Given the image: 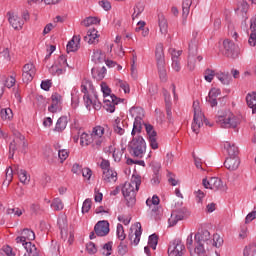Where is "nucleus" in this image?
Here are the masks:
<instances>
[{"mask_svg": "<svg viewBox=\"0 0 256 256\" xmlns=\"http://www.w3.org/2000/svg\"><path fill=\"white\" fill-rule=\"evenodd\" d=\"M131 117L134 118L133 129L131 132L132 140L128 144V151L132 157H137L138 159H143L147 151V143L143 136L137 135V133H141L143 129V117H145V113L143 108L141 107H132L129 110Z\"/></svg>", "mask_w": 256, "mask_h": 256, "instance_id": "obj_1", "label": "nucleus"}, {"mask_svg": "<svg viewBox=\"0 0 256 256\" xmlns=\"http://www.w3.org/2000/svg\"><path fill=\"white\" fill-rule=\"evenodd\" d=\"M141 187V177L133 176L131 182H125L121 191L123 197L126 199L127 206L133 207L137 202V191Z\"/></svg>", "mask_w": 256, "mask_h": 256, "instance_id": "obj_2", "label": "nucleus"}, {"mask_svg": "<svg viewBox=\"0 0 256 256\" xmlns=\"http://www.w3.org/2000/svg\"><path fill=\"white\" fill-rule=\"evenodd\" d=\"M216 123H218V125L223 129H235L237 125H239L240 121L235 114L226 110L217 117Z\"/></svg>", "mask_w": 256, "mask_h": 256, "instance_id": "obj_3", "label": "nucleus"}, {"mask_svg": "<svg viewBox=\"0 0 256 256\" xmlns=\"http://www.w3.org/2000/svg\"><path fill=\"white\" fill-rule=\"evenodd\" d=\"M155 59L157 63V69L159 78L161 81H167V69L165 68V52L163 50V43H158L155 49Z\"/></svg>", "mask_w": 256, "mask_h": 256, "instance_id": "obj_4", "label": "nucleus"}, {"mask_svg": "<svg viewBox=\"0 0 256 256\" xmlns=\"http://www.w3.org/2000/svg\"><path fill=\"white\" fill-rule=\"evenodd\" d=\"M193 109H194V118L192 122L191 129L193 133L196 135H199V131L201 127H203V121L207 125V121H205V115L201 111V108L199 107V102H194L193 103Z\"/></svg>", "mask_w": 256, "mask_h": 256, "instance_id": "obj_5", "label": "nucleus"}, {"mask_svg": "<svg viewBox=\"0 0 256 256\" xmlns=\"http://www.w3.org/2000/svg\"><path fill=\"white\" fill-rule=\"evenodd\" d=\"M197 35H199V33L196 31L192 33L193 39L189 44L188 67L190 71H193V69H195V57H197V51L199 46V40H197Z\"/></svg>", "mask_w": 256, "mask_h": 256, "instance_id": "obj_6", "label": "nucleus"}, {"mask_svg": "<svg viewBox=\"0 0 256 256\" xmlns=\"http://www.w3.org/2000/svg\"><path fill=\"white\" fill-rule=\"evenodd\" d=\"M81 93H84L83 100L86 105V109H91V105H93V99L89 95V91H94L93 82L84 79L81 83Z\"/></svg>", "mask_w": 256, "mask_h": 256, "instance_id": "obj_7", "label": "nucleus"}, {"mask_svg": "<svg viewBox=\"0 0 256 256\" xmlns=\"http://www.w3.org/2000/svg\"><path fill=\"white\" fill-rule=\"evenodd\" d=\"M223 47L225 57H229L230 59H237L239 53H241L239 46L235 45V43L229 39L223 41Z\"/></svg>", "mask_w": 256, "mask_h": 256, "instance_id": "obj_8", "label": "nucleus"}, {"mask_svg": "<svg viewBox=\"0 0 256 256\" xmlns=\"http://www.w3.org/2000/svg\"><path fill=\"white\" fill-rule=\"evenodd\" d=\"M185 254V244L181 239H175L170 242L168 256H183Z\"/></svg>", "mask_w": 256, "mask_h": 256, "instance_id": "obj_9", "label": "nucleus"}, {"mask_svg": "<svg viewBox=\"0 0 256 256\" xmlns=\"http://www.w3.org/2000/svg\"><path fill=\"white\" fill-rule=\"evenodd\" d=\"M22 145L23 147H26L27 145L25 144V136H23L21 133H16L15 138L13 139L12 142H10L9 145V159H13L15 156V151L19 149V146Z\"/></svg>", "mask_w": 256, "mask_h": 256, "instance_id": "obj_10", "label": "nucleus"}, {"mask_svg": "<svg viewBox=\"0 0 256 256\" xmlns=\"http://www.w3.org/2000/svg\"><path fill=\"white\" fill-rule=\"evenodd\" d=\"M195 241L196 243H202L206 245V249H209L213 243V240L211 239V233L206 229L201 230L195 234Z\"/></svg>", "mask_w": 256, "mask_h": 256, "instance_id": "obj_11", "label": "nucleus"}, {"mask_svg": "<svg viewBox=\"0 0 256 256\" xmlns=\"http://www.w3.org/2000/svg\"><path fill=\"white\" fill-rule=\"evenodd\" d=\"M27 241H35V232L29 228L23 229L21 236L16 237V243L21 244L22 247H25V243H31Z\"/></svg>", "mask_w": 256, "mask_h": 256, "instance_id": "obj_12", "label": "nucleus"}, {"mask_svg": "<svg viewBox=\"0 0 256 256\" xmlns=\"http://www.w3.org/2000/svg\"><path fill=\"white\" fill-rule=\"evenodd\" d=\"M37 70L35 69V65L33 63L25 64L22 70V80L24 83H29L33 81V77H35V73Z\"/></svg>", "mask_w": 256, "mask_h": 256, "instance_id": "obj_13", "label": "nucleus"}, {"mask_svg": "<svg viewBox=\"0 0 256 256\" xmlns=\"http://www.w3.org/2000/svg\"><path fill=\"white\" fill-rule=\"evenodd\" d=\"M103 135H105V128L102 126H96L92 129L91 136L97 149H99L103 143Z\"/></svg>", "mask_w": 256, "mask_h": 256, "instance_id": "obj_14", "label": "nucleus"}, {"mask_svg": "<svg viewBox=\"0 0 256 256\" xmlns=\"http://www.w3.org/2000/svg\"><path fill=\"white\" fill-rule=\"evenodd\" d=\"M94 233L98 237H106V235H109V222L107 220L99 221L94 226Z\"/></svg>", "mask_w": 256, "mask_h": 256, "instance_id": "obj_15", "label": "nucleus"}, {"mask_svg": "<svg viewBox=\"0 0 256 256\" xmlns=\"http://www.w3.org/2000/svg\"><path fill=\"white\" fill-rule=\"evenodd\" d=\"M104 103L108 113H115V105H119V98L110 93L109 96H104Z\"/></svg>", "mask_w": 256, "mask_h": 256, "instance_id": "obj_16", "label": "nucleus"}, {"mask_svg": "<svg viewBox=\"0 0 256 256\" xmlns=\"http://www.w3.org/2000/svg\"><path fill=\"white\" fill-rule=\"evenodd\" d=\"M183 219H185V208L173 210L171 217L168 219L169 226L175 227V224L179 221H183Z\"/></svg>", "mask_w": 256, "mask_h": 256, "instance_id": "obj_17", "label": "nucleus"}, {"mask_svg": "<svg viewBox=\"0 0 256 256\" xmlns=\"http://www.w3.org/2000/svg\"><path fill=\"white\" fill-rule=\"evenodd\" d=\"M7 16L8 21L13 29H23V25L25 24V22L23 21V19H21V17H18L17 14L13 12H8Z\"/></svg>", "mask_w": 256, "mask_h": 256, "instance_id": "obj_18", "label": "nucleus"}, {"mask_svg": "<svg viewBox=\"0 0 256 256\" xmlns=\"http://www.w3.org/2000/svg\"><path fill=\"white\" fill-rule=\"evenodd\" d=\"M61 99L59 93H53L51 96L52 104L48 107V111L50 113H57V111H61Z\"/></svg>", "mask_w": 256, "mask_h": 256, "instance_id": "obj_19", "label": "nucleus"}, {"mask_svg": "<svg viewBox=\"0 0 256 256\" xmlns=\"http://www.w3.org/2000/svg\"><path fill=\"white\" fill-rule=\"evenodd\" d=\"M239 165H241V160L238 156H229L224 162V167L229 171H236L239 169Z\"/></svg>", "mask_w": 256, "mask_h": 256, "instance_id": "obj_20", "label": "nucleus"}, {"mask_svg": "<svg viewBox=\"0 0 256 256\" xmlns=\"http://www.w3.org/2000/svg\"><path fill=\"white\" fill-rule=\"evenodd\" d=\"M169 52L172 57V69H174V71H177V72L181 71V62L179 61V57H181V54L183 53V51L170 49Z\"/></svg>", "mask_w": 256, "mask_h": 256, "instance_id": "obj_21", "label": "nucleus"}, {"mask_svg": "<svg viewBox=\"0 0 256 256\" xmlns=\"http://www.w3.org/2000/svg\"><path fill=\"white\" fill-rule=\"evenodd\" d=\"M113 127L114 133H116L117 135H125V130L128 127L127 121L117 118L113 124Z\"/></svg>", "mask_w": 256, "mask_h": 256, "instance_id": "obj_22", "label": "nucleus"}, {"mask_svg": "<svg viewBox=\"0 0 256 256\" xmlns=\"http://www.w3.org/2000/svg\"><path fill=\"white\" fill-rule=\"evenodd\" d=\"M80 43L81 36H73L66 46L67 53H74V51H78Z\"/></svg>", "mask_w": 256, "mask_h": 256, "instance_id": "obj_23", "label": "nucleus"}, {"mask_svg": "<svg viewBox=\"0 0 256 256\" xmlns=\"http://www.w3.org/2000/svg\"><path fill=\"white\" fill-rule=\"evenodd\" d=\"M247 11H249V4L245 0H239L237 4V8L235 9V12L237 15H241V17H244L247 19Z\"/></svg>", "mask_w": 256, "mask_h": 256, "instance_id": "obj_24", "label": "nucleus"}, {"mask_svg": "<svg viewBox=\"0 0 256 256\" xmlns=\"http://www.w3.org/2000/svg\"><path fill=\"white\" fill-rule=\"evenodd\" d=\"M136 230L133 233L129 234V239L134 245H139V241H141V235H142V230H141V223L137 222L136 223Z\"/></svg>", "mask_w": 256, "mask_h": 256, "instance_id": "obj_25", "label": "nucleus"}, {"mask_svg": "<svg viewBox=\"0 0 256 256\" xmlns=\"http://www.w3.org/2000/svg\"><path fill=\"white\" fill-rule=\"evenodd\" d=\"M91 73L93 79H96V81H103L105 75H107V68H105V66L101 68H92Z\"/></svg>", "mask_w": 256, "mask_h": 256, "instance_id": "obj_26", "label": "nucleus"}, {"mask_svg": "<svg viewBox=\"0 0 256 256\" xmlns=\"http://www.w3.org/2000/svg\"><path fill=\"white\" fill-rule=\"evenodd\" d=\"M191 5H193V0H183L182 1V17L183 25L187 23V17H189V11H191Z\"/></svg>", "mask_w": 256, "mask_h": 256, "instance_id": "obj_27", "label": "nucleus"}, {"mask_svg": "<svg viewBox=\"0 0 256 256\" xmlns=\"http://www.w3.org/2000/svg\"><path fill=\"white\" fill-rule=\"evenodd\" d=\"M158 25L160 28V33L162 35H167L169 24H167V18H165V15H163V13L158 14Z\"/></svg>", "mask_w": 256, "mask_h": 256, "instance_id": "obj_28", "label": "nucleus"}, {"mask_svg": "<svg viewBox=\"0 0 256 256\" xmlns=\"http://www.w3.org/2000/svg\"><path fill=\"white\" fill-rule=\"evenodd\" d=\"M102 179L106 183H115L117 181V172L112 169L103 171Z\"/></svg>", "mask_w": 256, "mask_h": 256, "instance_id": "obj_29", "label": "nucleus"}, {"mask_svg": "<svg viewBox=\"0 0 256 256\" xmlns=\"http://www.w3.org/2000/svg\"><path fill=\"white\" fill-rule=\"evenodd\" d=\"M224 149H226L229 157H238L239 154V148L235 146V144L231 142H224Z\"/></svg>", "mask_w": 256, "mask_h": 256, "instance_id": "obj_30", "label": "nucleus"}, {"mask_svg": "<svg viewBox=\"0 0 256 256\" xmlns=\"http://www.w3.org/2000/svg\"><path fill=\"white\" fill-rule=\"evenodd\" d=\"M210 189L212 191L223 190V181L217 177L210 178Z\"/></svg>", "mask_w": 256, "mask_h": 256, "instance_id": "obj_31", "label": "nucleus"}, {"mask_svg": "<svg viewBox=\"0 0 256 256\" xmlns=\"http://www.w3.org/2000/svg\"><path fill=\"white\" fill-rule=\"evenodd\" d=\"M216 78L222 83V85H229L233 79L229 72H218L216 73Z\"/></svg>", "mask_w": 256, "mask_h": 256, "instance_id": "obj_32", "label": "nucleus"}, {"mask_svg": "<svg viewBox=\"0 0 256 256\" xmlns=\"http://www.w3.org/2000/svg\"><path fill=\"white\" fill-rule=\"evenodd\" d=\"M93 145V147H96L94 145V140H93V137L91 136V134H87L85 132H83L81 135H80V145L82 147H85V145Z\"/></svg>", "mask_w": 256, "mask_h": 256, "instance_id": "obj_33", "label": "nucleus"}, {"mask_svg": "<svg viewBox=\"0 0 256 256\" xmlns=\"http://www.w3.org/2000/svg\"><path fill=\"white\" fill-rule=\"evenodd\" d=\"M246 102L248 107L252 109V113H256V92H252L251 94H247Z\"/></svg>", "mask_w": 256, "mask_h": 256, "instance_id": "obj_34", "label": "nucleus"}, {"mask_svg": "<svg viewBox=\"0 0 256 256\" xmlns=\"http://www.w3.org/2000/svg\"><path fill=\"white\" fill-rule=\"evenodd\" d=\"M24 249L26 250L24 256H39V250L33 243H25Z\"/></svg>", "mask_w": 256, "mask_h": 256, "instance_id": "obj_35", "label": "nucleus"}, {"mask_svg": "<svg viewBox=\"0 0 256 256\" xmlns=\"http://www.w3.org/2000/svg\"><path fill=\"white\" fill-rule=\"evenodd\" d=\"M98 37L99 36L97 35V30L90 29L87 32V36L84 37V41H86V43H89V45H93V43L97 41Z\"/></svg>", "mask_w": 256, "mask_h": 256, "instance_id": "obj_36", "label": "nucleus"}, {"mask_svg": "<svg viewBox=\"0 0 256 256\" xmlns=\"http://www.w3.org/2000/svg\"><path fill=\"white\" fill-rule=\"evenodd\" d=\"M0 117L3 121H11L13 119V110L11 108H0Z\"/></svg>", "mask_w": 256, "mask_h": 256, "instance_id": "obj_37", "label": "nucleus"}, {"mask_svg": "<svg viewBox=\"0 0 256 256\" xmlns=\"http://www.w3.org/2000/svg\"><path fill=\"white\" fill-rule=\"evenodd\" d=\"M144 11H145V5L141 2L136 3L135 6H134V12L132 14L133 21H135V19H139V16Z\"/></svg>", "mask_w": 256, "mask_h": 256, "instance_id": "obj_38", "label": "nucleus"}, {"mask_svg": "<svg viewBox=\"0 0 256 256\" xmlns=\"http://www.w3.org/2000/svg\"><path fill=\"white\" fill-rule=\"evenodd\" d=\"M67 127V117L62 116L57 120L55 131L61 132L64 131Z\"/></svg>", "mask_w": 256, "mask_h": 256, "instance_id": "obj_39", "label": "nucleus"}, {"mask_svg": "<svg viewBox=\"0 0 256 256\" xmlns=\"http://www.w3.org/2000/svg\"><path fill=\"white\" fill-rule=\"evenodd\" d=\"M94 63H103L105 61V54L101 50H97L92 55Z\"/></svg>", "mask_w": 256, "mask_h": 256, "instance_id": "obj_40", "label": "nucleus"}, {"mask_svg": "<svg viewBox=\"0 0 256 256\" xmlns=\"http://www.w3.org/2000/svg\"><path fill=\"white\" fill-rule=\"evenodd\" d=\"M100 22L101 20L99 18L90 16L82 21V25L84 27H91V25H97Z\"/></svg>", "mask_w": 256, "mask_h": 256, "instance_id": "obj_41", "label": "nucleus"}, {"mask_svg": "<svg viewBox=\"0 0 256 256\" xmlns=\"http://www.w3.org/2000/svg\"><path fill=\"white\" fill-rule=\"evenodd\" d=\"M256 253V243L249 244L244 248V256H255Z\"/></svg>", "mask_w": 256, "mask_h": 256, "instance_id": "obj_42", "label": "nucleus"}, {"mask_svg": "<svg viewBox=\"0 0 256 256\" xmlns=\"http://www.w3.org/2000/svg\"><path fill=\"white\" fill-rule=\"evenodd\" d=\"M9 61H11V54L9 49L5 48L0 52V63H9Z\"/></svg>", "mask_w": 256, "mask_h": 256, "instance_id": "obj_43", "label": "nucleus"}, {"mask_svg": "<svg viewBox=\"0 0 256 256\" xmlns=\"http://www.w3.org/2000/svg\"><path fill=\"white\" fill-rule=\"evenodd\" d=\"M214 77H217V73H215V70H211V69L207 68L204 71V79L208 83H211V81H213Z\"/></svg>", "mask_w": 256, "mask_h": 256, "instance_id": "obj_44", "label": "nucleus"}, {"mask_svg": "<svg viewBox=\"0 0 256 256\" xmlns=\"http://www.w3.org/2000/svg\"><path fill=\"white\" fill-rule=\"evenodd\" d=\"M159 243V237L157 236V234H152L149 236L148 238V245L149 247H151L152 249H157V244Z\"/></svg>", "mask_w": 256, "mask_h": 256, "instance_id": "obj_45", "label": "nucleus"}, {"mask_svg": "<svg viewBox=\"0 0 256 256\" xmlns=\"http://www.w3.org/2000/svg\"><path fill=\"white\" fill-rule=\"evenodd\" d=\"M63 201L60 198H55L52 201L51 208L54 209V211H63Z\"/></svg>", "mask_w": 256, "mask_h": 256, "instance_id": "obj_46", "label": "nucleus"}, {"mask_svg": "<svg viewBox=\"0 0 256 256\" xmlns=\"http://www.w3.org/2000/svg\"><path fill=\"white\" fill-rule=\"evenodd\" d=\"M221 245H223V238L219 234H214L212 243H211V247L219 248V247H221Z\"/></svg>", "mask_w": 256, "mask_h": 256, "instance_id": "obj_47", "label": "nucleus"}, {"mask_svg": "<svg viewBox=\"0 0 256 256\" xmlns=\"http://www.w3.org/2000/svg\"><path fill=\"white\" fill-rule=\"evenodd\" d=\"M18 177L20 180V183H23L24 185H27L29 183V177L27 176V171L21 169L18 171Z\"/></svg>", "mask_w": 256, "mask_h": 256, "instance_id": "obj_48", "label": "nucleus"}, {"mask_svg": "<svg viewBox=\"0 0 256 256\" xmlns=\"http://www.w3.org/2000/svg\"><path fill=\"white\" fill-rule=\"evenodd\" d=\"M111 251H113V242H108L102 247V254L105 256L111 255Z\"/></svg>", "mask_w": 256, "mask_h": 256, "instance_id": "obj_49", "label": "nucleus"}, {"mask_svg": "<svg viewBox=\"0 0 256 256\" xmlns=\"http://www.w3.org/2000/svg\"><path fill=\"white\" fill-rule=\"evenodd\" d=\"M123 151H125V148H122L121 150L115 149L113 151L112 157L116 163H119V161H121V158L123 157Z\"/></svg>", "mask_w": 256, "mask_h": 256, "instance_id": "obj_50", "label": "nucleus"}, {"mask_svg": "<svg viewBox=\"0 0 256 256\" xmlns=\"http://www.w3.org/2000/svg\"><path fill=\"white\" fill-rule=\"evenodd\" d=\"M116 233H117V237L120 241H125V237H126L125 236V229L123 228L122 224L117 225Z\"/></svg>", "mask_w": 256, "mask_h": 256, "instance_id": "obj_51", "label": "nucleus"}, {"mask_svg": "<svg viewBox=\"0 0 256 256\" xmlns=\"http://www.w3.org/2000/svg\"><path fill=\"white\" fill-rule=\"evenodd\" d=\"M7 215H13L14 217H21L23 215V210L19 208H8Z\"/></svg>", "mask_w": 256, "mask_h": 256, "instance_id": "obj_52", "label": "nucleus"}, {"mask_svg": "<svg viewBox=\"0 0 256 256\" xmlns=\"http://www.w3.org/2000/svg\"><path fill=\"white\" fill-rule=\"evenodd\" d=\"M77 93H79V90L77 88H73L71 92V97H72V105H75V107L79 105V96L77 95Z\"/></svg>", "mask_w": 256, "mask_h": 256, "instance_id": "obj_53", "label": "nucleus"}, {"mask_svg": "<svg viewBox=\"0 0 256 256\" xmlns=\"http://www.w3.org/2000/svg\"><path fill=\"white\" fill-rule=\"evenodd\" d=\"M148 141L151 149H159V143H157V135L148 136Z\"/></svg>", "mask_w": 256, "mask_h": 256, "instance_id": "obj_54", "label": "nucleus"}, {"mask_svg": "<svg viewBox=\"0 0 256 256\" xmlns=\"http://www.w3.org/2000/svg\"><path fill=\"white\" fill-rule=\"evenodd\" d=\"M205 245L207 244L197 243V246L195 247V253H197L198 256H206Z\"/></svg>", "mask_w": 256, "mask_h": 256, "instance_id": "obj_55", "label": "nucleus"}, {"mask_svg": "<svg viewBox=\"0 0 256 256\" xmlns=\"http://www.w3.org/2000/svg\"><path fill=\"white\" fill-rule=\"evenodd\" d=\"M160 201H161V200L159 199V197H158L157 195H154V196L152 197V199H151V198H148V199L146 200V205H147L148 207H151V205L157 206V205H159Z\"/></svg>", "mask_w": 256, "mask_h": 256, "instance_id": "obj_56", "label": "nucleus"}, {"mask_svg": "<svg viewBox=\"0 0 256 256\" xmlns=\"http://www.w3.org/2000/svg\"><path fill=\"white\" fill-rule=\"evenodd\" d=\"M11 181H13V169L8 168L6 170V179L4 180V185H9V183H11Z\"/></svg>", "mask_w": 256, "mask_h": 256, "instance_id": "obj_57", "label": "nucleus"}, {"mask_svg": "<svg viewBox=\"0 0 256 256\" xmlns=\"http://www.w3.org/2000/svg\"><path fill=\"white\" fill-rule=\"evenodd\" d=\"M91 210V199L87 198L82 205V213H89Z\"/></svg>", "mask_w": 256, "mask_h": 256, "instance_id": "obj_58", "label": "nucleus"}, {"mask_svg": "<svg viewBox=\"0 0 256 256\" xmlns=\"http://www.w3.org/2000/svg\"><path fill=\"white\" fill-rule=\"evenodd\" d=\"M101 91L103 93V97H109V94H111V88H109L107 83L104 82L101 83Z\"/></svg>", "mask_w": 256, "mask_h": 256, "instance_id": "obj_59", "label": "nucleus"}, {"mask_svg": "<svg viewBox=\"0 0 256 256\" xmlns=\"http://www.w3.org/2000/svg\"><path fill=\"white\" fill-rule=\"evenodd\" d=\"M86 250L90 255H95V253H97V247H95V243L93 242L86 244Z\"/></svg>", "mask_w": 256, "mask_h": 256, "instance_id": "obj_60", "label": "nucleus"}, {"mask_svg": "<svg viewBox=\"0 0 256 256\" xmlns=\"http://www.w3.org/2000/svg\"><path fill=\"white\" fill-rule=\"evenodd\" d=\"M56 65H58V67H67V57L65 55L59 56Z\"/></svg>", "mask_w": 256, "mask_h": 256, "instance_id": "obj_61", "label": "nucleus"}, {"mask_svg": "<svg viewBox=\"0 0 256 256\" xmlns=\"http://www.w3.org/2000/svg\"><path fill=\"white\" fill-rule=\"evenodd\" d=\"M58 157L60 159V162L63 163V161H65L67 157H69V152H67V150L65 149L58 150Z\"/></svg>", "mask_w": 256, "mask_h": 256, "instance_id": "obj_62", "label": "nucleus"}, {"mask_svg": "<svg viewBox=\"0 0 256 256\" xmlns=\"http://www.w3.org/2000/svg\"><path fill=\"white\" fill-rule=\"evenodd\" d=\"M248 43L251 47H255V45H256V30H251V34H250Z\"/></svg>", "mask_w": 256, "mask_h": 256, "instance_id": "obj_63", "label": "nucleus"}, {"mask_svg": "<svg viewBox=\"0 0 256 256\" xmlns=\"http://www.w3.org/2000/svg\"><path fill=\"white\" fill-rule=\"evenodd\" d=\"M254 219H256V207L254 208V210L252 212H250L246 218H245V223H251V221H254Z\"/></svg>", "mask_w": 256, "mask_h": 256, "instance_id": "obj_64", "label": "nucleus"}]
</instances>
